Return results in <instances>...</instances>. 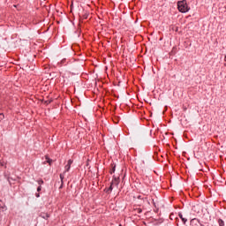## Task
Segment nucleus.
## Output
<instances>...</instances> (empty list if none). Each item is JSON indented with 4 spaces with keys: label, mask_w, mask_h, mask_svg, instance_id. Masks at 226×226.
I'll return each mask as SVG.
<instances>
[{
    "label": "nucleus",
    "mask_w": 226,
    "mask_h": 226,
    "mask_svg": "<svg viewBox=\"0 0 226 226\" xmlns=\"http://www.w3.org/2000/svg\"><path fill=\"white\" fill-rule=\"evenodd\" d=\"M64 63H66V59L61 60L60 64H64Z\"/></svg>",
    "instance_id": "17"
},
{
    "label": "nucleus",
    "mask_w": 226,
    "mask_h": 226,
    "mask_svg": "<svg viewBox=\"0 0 226 226\" xmlns=\"http://www.w3.org/2000/svg\"><path fill=\"white\" fill-rule=\"evenodd\" d=\"M41 218H43L44 220H48L50 218V215L49 213L41 212L40 214Z\"/></svg>",
    "instance_id": "4"
},
{
    "label": "nucleus",
    "mask_w": 226,
    "mask_h": 226,
    "mask_svg": "<svg viewBox=\"0 0 226 226\" xmlns=\"http://www.w3.org/2000/svg\"><path fill=\"white\" fill-rule=\"evenodd\" d=\"M113 185H114V182H111L109 187L104 189L105 193H108V194L110 193V192L114 190Z\"/></svg>",
    "instance_id": "3"
},
{
    "label": "nucleus",
    "mask_w": 226,
    "mask_h": 226,
    "mask_svg": "<svg viewBox=\"0 0 226 226\" xmlns=\"http://www.w3.org/2000/svg\"><path fill=\"white\" fill-rule=\"evenodd\" d=\"M154 206H156V203L154 202Z\"/></svg>",
    "instance_id": "26"
},
{
    "label": "nucleus",
    "mask_w": 226,
    "mask_h": 226,
    "mask_svg": "<svg viewBox=\"0 0 226 226\" xmlns=\"http://www.w3.org/2000/svg\"><path fill=\"white\" fill-rule=\"evenodd\" d=\"M39 186H41V185H43V179H40L37 181Z\"/></svg>",
    "instance_id": "14"
},
{
    "label": "nucleus",
    "mask_w": 226,
    "mask_h": 226,
    "mask_svg": "<svg viewBox=\"0 0 226 226\" xmlns=\"http://www.w3.org/2000/svg\"><path fill=\"white\" fill-rule=\"evenodd\" d=\"M0 167H4V163L0 162Z\"/></svg>",
    "instance_id": "22"
},
{
    "label": "nucleus",
    "mask_w": 226,
    "mask_h": 226,
    "mask_svg": "<svg viewBox=\"0 0 226 226\" xmlns=\"http://www.w3.org/2000/svg\"><path fill=\"white\" fill-rule=\"evenodd\" d=\"M138 199H140V196H139Z\"/></svg>",
    "instance_id": "28"
},
{
    "label": "nucleus",
    "mask_w": 226,
    "mask_h": 226,
    "mask_svg": "<svg viewBox=\"0 0 226 226\" xmlns=\"http://www.w3.org/2000/svg\"><path fill=\"white\" fill-rule=\"evenodd\" d=\"M72 163H73V160L70 159V160L67 162V165H69L70 167H72Z\"/></svg>",
    "instance_id": "13"
},
{
    "label": "nucleus",
    "mask_w": 226,
    "mask_h": 226,
    "mask_svg": "<svg viewBox=\"0 0 226 226\" xmlns=\"http://www.w3.org/2000/svg\"><path fill=\"white\" fill-rule=\"evenodd\" d=\"M37 192H41V185H39V186L37 187Z\"/></svg>",
    "instance_id": "18"
},
{
    "label": "nucleus",
    "mask_w": 226,
    "mask_h": 226,
    "mask_svg": "<svg viewBox=\"0 0 226 226\" xmlns=\"http://www.w3.org/2000/svg\"><path fill=\"white\" fill-rule=\"evenodd\" d=\"M60 179H61V183H62V185L60 186V188H63V185H64V176L63 174H60Z\"/></svg>",
    "instance_id": "10"
},
{
    "label": "nucleus",
    "mask_w": 226,
    "mask_h": 226,
    "mask_svg": "<svg viewBox=\"0 0 226 226\" xmlns=\"http://www.w3.org/2000/svg\"><path fill=\"white\" fill-rule=\"evenodd\" d=\"M218 223H219V226H225V222H223V220L222 219L218 220Z\"/></svg>",
    "instance_id": "11"
},
{
    "label": "nucleus",
    "mask_w": 226,
    "mask_h": 226,
    "mask_svg": "<svg viewBox=\"0 0 226 226\" xmlns=\"http://www.w3.org/2000/svg\"><path fill=\"white\" fill-rule=\"evenodd\" d=\"M116 172V163H111V170L109 174H114Z\"/></svg>",
    "instance_id": "7"
},
{
    "label": "nucleus",
    "mask_w": 226,
    "mask_h": 226,
    "mask_svg": "<svg viewBox=\"0 0 226 226\" xmlns=\"http://www.w3.org/2000/svg\"><path fill=\"white\" fill-rule=\"evenodd\" d=\"M0 116H2V117H0V119H4V114L0 113Z\"/></svg>",
    "instance_id": "19"
},
{
    "label": "nucleus",
    "mask_w": 226,
    "mask_h": 226,
    "mask_svg": "<svg viewBox=\"0 0 226 226\" xmlns=\"http://www.w3.org/2000/svg\"><path fill=\"white\" fill-rule=\"evenodd\" d=\"M115 124H117L118 123H119V121L118 120H115Z\"/></svg>",
    "instance_id": "23"
},
{
    "label": "nucleus",
    "mask_w": 226,
    "mask_h": 226,
    "mask_svg": "<svg viewBox=\"0 0 226 226\" xmlns=\"http://www.w3.org/2000/svg\"><path fill=\"white\" fill-rule=\"evenodd\" d=\"M71 168H72V166H70V165L67 164V165L65 166V171L64 172V174H66V172H69Z\"/></svg>",
    "instance_id": "12"
},
{
    "label": "nucleus",
    "mask_w": 226,
    "mask_h": 226,
    "mask_svg": "<svg viewBox=\"0 0 226 226\" xmlns=\"http://www.w3.org/2000/svg\"><path fill=\"white\" fill-rule=\"evenodd\" d=\"M199 225H201L200 221H199V219L194 218L191 220V226H199Z\"/></svg>",
    "instance_id": "2"
},
{
    "label": "nucleus",
    "mask_w": 226,
    "mask_h": 226,
    "mask_svg": "<svg viewBox=\"0 0 226 226\" xmlns=\"http://www.w3.org/2000/svg\"><path fill=\"white\" fill-rule=\"evenodd\" d=\"M178 216H179V218L182 220L183 223H184V224H186V222H188V219L183 217V214H182L181 212L178 213Z\"/></svg>",
    "instance_id": "5"
},
{
    "label": "nucleus",
    "mask_w": 226,
    "mask_h": 226,
    "mask_svg": "<svg viewBox=\"0 0 226 226\" xmlns=\"http://www.w3.org/2000/svg\"><path fill=\"white\" fill-rule=\"evenodd\" d=\"M49 103H52V100L45 101V104H46V105H49Z\"/></svg>",
    "instance_id": "16"
},
{
    "label": "nucleus",
    "mask_w": 226,
    "mask_h": 226,
    "mask_svg": "<svg viewBox=\"0 0 226 226\" xmlns=\"http://www.w3.org/2000/svg\"><path fill=\"white\" fill-rule=\"evenodd\" d=\"M46 162L49 165H52V159L49 158V155H46Z\"/></svg>",
    "instance_id": "9"
},
{
    "label": "nucleus",
    "mask_w": 226,
    "mask_h": 226,
    "mask_svg": "<svg viewBox=\"0 0 226 226\" xmlns=\"http://www.w3.org/2000/svg\"><path fill=\"white\" fill-rule=\"evenodd\" d=\"M176 221H177V222H179V218L177 217V218H176Z\"/></svg>",
    "instance_id": "24"
},
{
    "label": "nucleus",
    "mask_w": 226,
    "mask_h": 226,
    "mask_svg": "<svg viewBox=\"0 0 226 226\" xmlns=\"http://www.w3.org/2000/svg\"><path fill=\"white\" fill-rule=\"evenodd\" d=\"M14 8H17V5H13Z\"/></svg>",
    "instance_id": "25"
},
{
    "label": "nucleus",
    "mask_w": 226,
    "mask_h": 226,
    "mask_svg": "<svg viewBox=\"0 0 226 226\" xmlns=\"http://www.w3.org/2000/svg\"><path fill=\"white\" fill-rule=\"evenodd\" d=\"M177 226H179V223H177Z\"/></svg>",
    "instance_id": "29"
},
{
    "label": "nucleus",
    "mask_w": 226,
    "mask_h": 226,
    "mask_svg": "<svg viewBox=\"0 0 226 226\" xmlns=\"http://www.w3.org/2000/svg\"><path fill=\"white\" fill-rule=\"evenodd\" d=\"M138 213H139V214L142 213V208H139V209H138Z\"/></svg>",
    "instance_id": "20"
},
{
    "label": "nucleus",
    "mask_w": 226,
    "mask_h": 226,
    "mask_svg": "<svg viewBox=\"0 0 226 226\" xmlns=\"http://www.w3.org/2000/svg\"><path fill=\"white\" fill-rule=\"evenodd\" d=\"M4 207H6L4 205L3 206V205H1V203H0V211H4Z\"/></svg>",
    "instance_id": "15"
},
{
    "label": "nucleus",
    "mask_w": 226,
    "mask_h": 226,
    "mask_svg": "<svg viewBox=\"0 0 226 226\" xmlns=\"http://www.w3.org/2000/svg\"><path fill=\"white\" fill-rule=\"evenodd\" d=\"M177 8L181 13H187V11H190V7H188L186 0L178 1Z\"/></svg>",
    "instance_id": "1"
},
{
    "label": "nucleus",
    "mask_w": 226,
    "mask_h": 226,
    "mask_svg": "<svg viewBox=\"0 0 226 226\" xmlns=\"http://www.w3.org/2000/svg\"><path fill=\"white\" fill-rule=\"evenodd\" d=\"M184 110H186V108H184Z\"/></svg>",
    "instance_id": "27"
},
{
    "label": "nucleus",
    "mask_w": 226,
    "mask_h": 226,
    "mask_svg": "<svg viewBox=\"0 0 226 226\" xmlns=\"http://www.w3.org/2000/svg\"><path fill=\"white\" fill-rule=\"evenodd\" d=\"M35 197H37L38 199L40 197V193L39 192L35 193Z\"/></svg>",
    "instance_id": "21"
},
{
    "label": "nucleus",
    "mask_w": 226,
    "mask_h": 226,
    "mask_svg": "<svg viewBox=\"0 0 226 226\" xmlns=\"http://www.w3.org/2000/svg\"><path fill=\"white\" fill-rule=\"evenodd\" d=\"M112 183L117 186V185H119V177H114Z\"/></svg>",
    "instance_id": "6"
},
{
    "label": "nucleus",
    "mask_w": 226,
    "mask_h": 226,
    "mask_svg": "<svg viewBox=\"0 0 226 226\" xmlns=\"http://www.w3.org/2000/svg\"><path fill=\"white\" fill-rule=\"evenodd\" d=\"M89 17V13L86 12L85 14H83L82 16L79 15V19H86Z\"/></svg>",
    "instance_id": "8"
}]
</instances>
